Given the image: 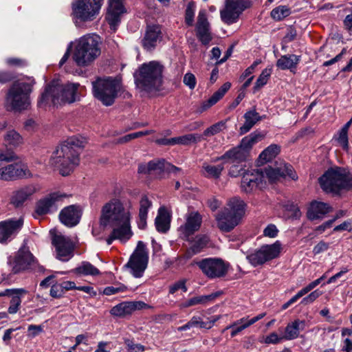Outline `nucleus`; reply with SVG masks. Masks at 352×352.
<instances>
[{"label":"nucleus","instance_id":"obj_58","mask_svg":"<svg viewBox=\"0 0 352 352\" xmlns=\"http://www.w3.org/2000/svg\"><path fill=\"white\" fill-rule=\"evenodd\" d=\"M338 141L344 149L346 150L349 148L348 132L345 129H342L339 132Z\"/></svg>","mask_w":352,"mask_h":352},{"label":"nucleus","instance_id":"obj_41","mask_svg":"<svg viewBox=\"0 0 352 352\" xmlns=\"http://www.w3.org/2000/svg\"><path fill=\"white\" fill-rule=\"evenodd\" d=\"M6 145L11 147H17L23 143V137L15 130H8L4 136Z\"/></svg>","mask_w":352,"mask_h":352},{"label":"nucleus","instance_id":"obj_36","mask_svg":"<svg viewBox=\"0 0 352 352\" xmlns=\"http://www.w3.org/2000/svg\"><path fill=\"white\" fill-rule=\"evenodd\" d=\"M208 241L209 239L206 235L197 236L192 245L186 250L185 253L186 258H190L199 253L207 245Z\"/></svg>","mask_w":352,"mask_h":352},{"label":"nucleus","instance_id":"obj_42","mask_svg":"<svg viewBox=\"0 0 352 352\" xmlns=\"http://www.w3.org/2000/svg\"><path fill=\"white\" fill-rule=\"evenodd\" d=\"M74 272L77 274L84 276H97L100 274V270L87 261H83Z\"/></svg>","mask_w":352,"mask_h":352},{"label":"nucleus","instance_id":"obj_1","mask_svg":"<svg viewBox=\"0 0 352 352\" xmlns=\"http://www.w3.org/2000/svg\"><path fill=\"white\" fill-rule=\"evenodd\" d=\"M100 221L103 226L109 225L113 228L111 234L107 239L108 245H111L116 239L126 242L133 235L129 209L124 207L118 199H111L102 207Z\"/></svg>","mask_w":352,"mask_h":352},{"label":"nucleus","instance_id":"obj_30","mask_svg":"<svg viewBox=\"0 0 352 352\" xmlns=\"http://www.w3.org/2000/svg\"><path fill=\"white\" fill-rule=\"evenodd\" d=\"M6 294L8 296L11 297L10 302V307H8V311L10 314H16L21 303V296L27 294V291L24 289H6Z\"/></svg>","mask_w":352,"mask_h":352},{"label":"nucleus","instance_id":"obj_40","mask_svg":"<svg viewBox=\"0 0 352 352\" xmlns=\"http://www.w3.org/2000/svg\"><path fill=\"white\" fill-rule=\"evenodd\" d=\"M218 296L217 294L210 295L199 296L191 298L180 305L182 308H186L196 305H204L209 301L213 300Z\"/></svg>","mask_w":352,"mask_h":352},{"label":"nucleus","instance_id":"obj_53","mask_svg":"<svg viewBox=\"0 0 352 352\" xmlns=\"http://www.w3.org/2000/svg\"><path fill=\"white\" fill-rule=\"evenodd\" d=\"M309 292L310 290L307 287V286L305 287L304 288L300 289L295 296H294L290 300H289L287 302L284 303L282 306V309H287L291 305L296 302L300 298L302 297Z\"/></svg>","mask_w":352,"mask_h":352},{"label":"nucleus","instance_id":"obj_13","mask_svg":"<svg viewBox=\"0 0 352 352\" xmlns=\"http://www.w3.org/2000/svg\"><path fill=\"white\" fill-rule=\"evenodd\" d=\"M265 186V175L262 169L247 170L243 173L241 190L246 194L254 193Z\"/></svg>","mask_w":352,"mask_h":352},{"label":"nucleus","instance_id":"obj_4","mask_svg":"<svg viewBox=\"0 0 352 352\" xmlns=\"http://www.w3.org/2000/svg\"><path fill=\"white\" fill-rule=\"evenodd\" d=\"M164 67L158 61L141 65L134 73L135 83L141 91L153 93L160 91L163 84Z\"/></svg>","mask_w":352,"mask_h":352},{"label":"nucleus","instance_id":"obj_51","mask_svg":"<svg viewBox=\"0 0 352 352\" xmlns=\"http://www.w3.org/2000/svg\"><path fill=\"white\" fill-rule=\"evenodd\" d=\"M166 168V161L163 159L152 160L148 162V169L150 172L157 171L162 172Z\"/></svg>","mask_w":352,"mask_h":352},{"label":"nucleus","instance_id":"obj_6","mask_svg":"<svg viewBox=\"0 0 352 352\" xmlns=\"http://www.w3.org/2000/svg\"><path fill=\"white\" fill-rule=\"evenodd\" d=\"M319 183L324 191L338 194L352 189V173L343 167H331L319 178Z\"/></svg>","mask_w":352,"mask_h":352},{"label":"nucleus","instance_id":"obj_46","mask_svg":"<svg viewBox=\"0 0 352 352\" xmlns=\"http://www.w3.org/2000/svg\"><path fill=\"white\" fill-rule=\"evenodd\" d=\"M226 129V121H219L207 128L203 133L205 137L213 136Z\"/></svg>","mask_w":352,"mask_h":352},{"label":"nucleus","instance_id":"obj_21","mask_svg":"<svg viewBox=\"0 0 352 352\" xmlns=\"http://www.w3.org/2000/svg\"><path fill=\"white\" fill-rule=\"evenodd\" d=\"M23 225V219H9L0 222V243H6L10 237L16 234Z\"/></svg>","mask_w":352,"mask_h":352},{"label":"nucleus","instance_id":"obj_44","mask_svg":"<svg viewBox=\"0 0 352 352\" xmlns=\"http://www.w3.org/2000/svg\"><path fill=\"white\" fill-rule=\"evenodd\" d=\"M277 169L280 177L285 178L288 177L293 180L298 179V175L291 164L281 162L279 166H277Z\"/></svg>","mask_w":352,"mask_h":352},{"label":"nucleus","instance_id":"obj_14","mask_svg":"<svg viewBox=\"0 0 352 352\" xmlns=\"http://www.w3.org/2000/svg\"><path fill=\"white\" fill-rule=\"evenodd\" d=\"M100 9V5H96L91 0H76L72 4V14L76 20L91 21L96 19Z\"/></svg>","mask_w":352,"mask_h":352},{"label":"nucleus","instance_id":"obj_5","mask_svg":"<svg viewBox=\"0 0 352 352\" xmlns=\"http://www.w3.org/2000/svg\"><path fill=\"white\" fill-rule=\"evenodd\" d=\"M101 38L95 34H87L77 41L73 55L75 63L80 67L87 66L101 54Z\"/></svg>","mask_w":352,"mask_h":352},{"label":"nucleus","instance_id":"obj_55","mask_svg":"<svg viewBox=\"0 0 352 352\" xmlns=\"http://www.w3.org/2000/svg\"><path fill=\"white\" fill-rule=\"evenodd\" d=\"M126 289V287L120 285H113V286H109L104 288L103 293L105 295L110 296L115 294H117L120 292H124Z\"/></svg>","mask_w":352,"mask_h":352},{"label":"nucleus","instance_id":"obj_49","mask_svg":"<svg viewBox=\"0 0 352 352\" xmlns=\"http://www.w3.org/2000/svg\"><path fill=\"white\" fill-rule=\"evenodd\" d=\"M245 320H246V318H243L234 322L233 324H230V326L227 327L225 329V330L228 329H232L230 335L232 337H234L239 333H240L245 329L248 328V326L245 322Z\"/></svg>","mask_w":352,"mask_h":352},{"label":"nucleus","instance_id":"obj_22","mask_svg":"<svg viewBox=\"0 0 352 352\" xmlns=\"http://www.w3.org/2000/svg\"><path fill=\"white\" fill-rule=\"evenodd\" d=\"M197 36L203 45L208 44L212 40L210 32V24L205 10L199 12L196 25Z\"/></svg>","mask_w":352,"mask_h":352},{"label":"nucleus","instance_id":"obj_12","mask_svg":"<svg viewBox=\"0 0 352 352\" xmlns=\"http://www.w3.org/2000/svg\"><path fill=\"white\" fill-rule=\"evenodd\" d=\"M202 273L210 279L224 277L228 271L229 264L219 258H206L196 262Z\"/></svg>","mask_w":352,"mask_h":352},{"label":"nucleus","instance_id":"obj_52","mask_svg":"<svg viewBox=\"0 0 352 352\" xmlns=\"http://www.w3.org/2000/svg\"><path fill=\"white\" fill-rule=\"evenodd\" d=\"M265 175V180L268 179L270 182H275L280 176L279 175L277 167L276 168H265L264 170H263Z\"/></svg>","mask_w":352,"mask_h":352},{"label":"nucleus","instance_id":"obj_25","mask_svg":"<svg viewBox=\"0 0 352 352\" xmlns=\"http://www.w3.org/2000/svg\"><path fill=\"white\" fill-rule=\"evenodd\" d=\"M201 140V135L195 133L186 134L182 136L172 138H161L156 140V142L160 145H189L192 143H197Z\"/></svg>","mask_w":352,"mask_h":352},{"label":"nucleus","instance_id":"obj_43","mask_svg":"<svg viewBox=\"0 0 352 352\" xmlns=\"http://www.w3.org/2000/svg\"><path fill=\"white\" fill-rule=\"evenodd\" d=\"M280 152V147L276 144H271L259 155L261 163H265L274 158Z\"/></svg>","mask_w":352,"mask_h":352},{"label":"nucleus","instance_id":"obj_63","mask_svg":"<svg viewBox=\"0 0 352 352\" xmlns=\"http://www.w3.org/2000/svg\"><path fill=\"white\" fill-rule=\"evenodd\" d=\"M278 232V230L276 228V226L274 224H270L268 225L263 230V234L265 236L274 238L276 236Z\"/></svg>","mask_w":352,"mask_h":352},{"label":"nucleus","instance_id":"obj_17","mask_svg":"<svg viewBox=\"0 0 352 352\" xmlns=\"http://www.w3.org/2000/svg\"><path fill=\"white\" fill-rule=\"evenodd\" d=\"M67 197H68L67 194L60 192H54L49 194L37 202L36 212L38 215H43L53 210H56L57 204Z\"/></svg>","mask_w":352,"mask_h":352},{"label":"nucleus","instance_id":"obj_27","mask_svg":"<svg viewBox=\"0 0 352 352\" xmlns=\"http://www.w3.org/2000/svg\"><path fill=\"white\" fill-rule=\"evenodd\" d=\"M332 210V208L327 203L312 201L308 208L307 217L309 220L322 219L325 214Z\"/></svg>","mask_w":352,"mask_h":352},{"label":"nucleus","instance_id":"obj_50","mask_svg":"<svg viewBox=\"0 0 352 352\" xmlns=\"http://www.w3.org/2000/svg\"><path fill=\"white\" fill-rule=\"evenodd\" d=\"M153 132H154V131H153V130H146L144 131H138V132L127 134V135L120 138L119 139L118 142L120 143L127 142L133 139H135V138L142 137L144 135L152 134Z\"/></svg>","mask_w":352,"mask_h":352},{"label":"nucleus","instance_id":"obj_38","mask_svg":"<svg viewBox=\"0 0 352 352\" xmlns=\"http://www.w3.org/2000/svg\"><path fill=\"white\" fill-rule=\"evenodd\" d=\"M231 87V83L229 82H225L217 91H215L212 96L203 102L202 109L206 110L215 104L221 98L223 97L225 94Z\"/></svg>","mask_w":352,"mask_h":352},{"label":"nucleus","instance_id":"obj_9","mask_svg":"<svg viewBox=\"0 0 352 352\" xmlns=\"http://www.w3.org/2000/svg\"><path fill=\"white\" fill-rule=\"evenodd\" d=\"M35 82L34 79H29V82H14L8 91L7 101L12 109L21 111L25 109L30 104V94Z\"/></svg>","mask_w":352,"mask_h":352},{"label":"nucleus","instance_id":"obj_45","mask_svg":"<svg viewBox=\"0 0 352 352\" xmlns=\"http://www.w3.org/2000/svg\"><path fill=\"white\" fill-rule=\"evenodd\" d=\"M199 327L200 328H206L207 323L204 322L199 316H193L191 319L184 325L181 326L178 328V331H186L192 327Z\"/></svg>","mask_w":352,"mask_h":352},{"label":"nucleus","instance_id":"obj_3","mask_svg":"<svg viewBox=\"0 0 352 352\" xmlns=\"http://www.w3.org/2000/svg\"><path fill=\"white\" fill-rule=\"evenodd\" d=\"M79 86V83H67L63 85L58 79H54L46 85L38 100V106L45 107L47 105L55 106L63 102L72 103L77 99Z\"/></svg>","mask_w":352,"mask_h":352},{"label":"nucleus","instance_id":"obj_26","mask_svg":"<svg viewBox=\"0 0 352 352\" xmlns=\"http://www.w3.org/2000/svg\"><path fill=\"white\" fill-rule=\"evenodd\" d=\"M162 38L161 28L159 25L148 26L144 37L142 41L143 47L147 50L154 48Z\"/></svg>","mask_w":352,"mask_h":352},{"label":"nucleus","instance_id":"obj_56","mask_svg":"<svg viewBox=\"0 0 352 352\" xmlns=\"http://www.w3.org/2000/svg\"><path fill=\"white\" fill-rule=\"evenodd\" d=\"M284 207L287 211L292 212L291 217L293 218L298 219L301 216L299 208L294 203H288Z\"/></svg>","mask_w":352,"mask_h":352},{"label":"nucleus","instance_id":"obj_10","mask_svg":"<svg viewBox=\"0 0 352 352\" xmlns=\"http://www.w3.org/2000/svg\"><path fill=\"white\" fill-rule=\"evenodd\" d=\"M148 261V256L146 245L140 241L124 267L130 269V272L134 277L140 278L147 267Z\"/></svg>","mask_w":352,"mask_h":352},{"label":"nucleus","instance_id":"obj_28","mask_svg":"<svg viewBox=\"0 0 352 352\" xmlns=\"http://www.w3.org/2000/svg\"><path fill=\"white\" fill-rule=\"evenodd\" d=\"M26 172L29 173L28 170L19 168L17 165L10 164L0 168V179L9 181L16 177H27Z\"/></svg>","mask_w":352,"mask_h":352},{"label":"nucleus","instance_id":"obj_33","mask_svg":"<svg viewBox=\"0 0 352 352\" xmlns=\"http://www.w3.org/2000/svg\"><path fill=\"white\" fill-rule=\"evenodd\" d=\"M152 202L148 199L147 196L144 195L140 201L139 220L138 226L140 229H144L146 227V219L148 210L151 207Z\"/></svg>","mask_w":352,"mask_h":352},{"label":"nucleus","instance_id":"obj_62","mask_svg":"<svg viewBox=\"0 0 352 352\" xmlns=\"http://www.w3.org/2000/svg\"><path fill=\"white\" fill-rule=\"evenodd\" d=\"M184 83L190 89H194L196 85V78L195 75L191 73L186 74L184 77Z\"/></svg>","mask_w":352,"mask_h":352},{"label":"nucleus","instance_id":"obj_57","mask_svg":"<svg viewBox=\"0 0 352 352\" xmlns=\"http://www.w3.org/2000/svg\"><path fill=\"white\" fill-rule=\"evenodd\" d=\"M50 296L54 298H59L65 294L63 287L60 284H54L50 289Z\"/></svg>","mask_w":352,"mask_h":352},{"label":"nucleus","instance_id":"obj_16","mask_svg":"<svg viewBox=\"0 0 352 352\" xmlns=\"http://www.w3.org/2000/svg\"><path fill=\"white\" fill-rule=\"evenodd\" d=\"M52 244L56 248V258L61 261H68L74 256V245L71 239L62 234L52 237Z\"/></svg>","mask_w":352,"mask_h":352},{"label":"nucleus","instance_id":"obj_29","mask_svg":"<svg viewBox=\"0 0 352 352\" xmlns=\"http://www.w3.org/2000/svg\"><path fill=\"white\" fill-rule=\"evenodd\" d=\"M248 156L247 151L237 146L228 151L223 155L217 158V160H228L231 163L240 164L245 162Z\"/></svg>","mask_w":352,"mask_h":352},{"label":"nucleus","instance_id":"obj_15","mask_svg":"<svg viewBox=\"0 0 352 352\" xmlns=\"http://www.w3.org/2000/svg\"><path fill=\"white\" fill-rule=\"evenodd\" d=\"M250 5L248 0H226L225 8L220 12L221 20L228 25L236 22L239 15Z\"/></svg>","mask_w":352,"mask_h":352},{"label":"nucleus","instance_id":"obj_11","mask_svg":"<svg viewBox=\"0 0 352 352\" xmlns=\"http://www.w3.org/2000/svg\"><path fill=\"white\" fill-rule=\"evenodd\" d=\"M280 250L281 243L276 241L273 244L262 245L259 249L249 254L246 258L252 266L257 267L277 258Z\"/></svg>","mask_w":352,"mask_h":352},{"label":"nucleus","instance_id":"obj_20","mask_svg":"<svg viewBox=\"0 0 352 352\" xmlns=\"http://www.w3.org/2000/svg\"><path fill=\"white\" fill-rule=\"evenodd\" d=\"M82 216V210L80 206L71 205L64 208L59 214V219L62 223L72 228L80 222Z\"/></svg>","mask_w":352,"mask_h":352},{"label":"nucleus","instance_id":"obj_32","mask_svg":"<svg viewBox=\"0 0 352 352\" xmlns=\"http://www.w3.org/2000/svg\"><path fill=\"white\" fill-rule=\"evenodd\" d=\"M306 322L298 319L289 323L285 328V334L283 336V338L287 340L297 338L299 335V331L304 330Z\"/></svg>","mask_w":352,"mask_h":352},{"label":"nucleus","instance_id":"obj_54","mask_svg":"<svg viewBox=\"0 0 352 352\" xmlns=\"http://www.w3.org/2000/svg\"><path fill=\"white\" fill-rule=\"evenodd\" d=\"M179 289H182L184 292L187 291V287L186 285V280L182 279L177 282H175L174 284L169 286V294H173Z\"/></svg>","mask_w":352,"mask_h":352},{"label":"nucleus","instance_id":"obj_59","mask_svg":"<svg viewBox=\"0 0 352 352\" xmlns=\"http://www.w3.org/2000/svg\"><path fill=\"white\" fill-rule=\"evenodd\" d=\"M246 171L239 164H235V163L230 168L228 174L231 177H236L239 175H242L243 173Z\"/></svg>","mask_w":352,"mask_h":352},{"label":"nucleus","instance_id":"obj_24","mask_svg":"<svg viewBox=\"0 0 352 352\" xmlns=\"http://www.w3.org/2000/svg\"><path fill=\"white\" fill-rule=\"evenodd\" d=\"M124 12L122 0H109L107 19L111 27L114 28L120 21V15Z\"/></svg>","mask_w":352,"mask_h":352},{"label":"nucleus","instance_id":"obj_60","mask_svg":"<svg viewBox=\"0 0 352 352\" xmlns=\"http://www.w3.org/2000/svg\"><path fill=\"white\" fill-rule=\"evenodd\" d=\"M194 9L190 4H188L186 9L185 21L189 26H192L194 21Z\"/></svg>","mask_w":352,"mask_h":352},{"label":"nucleus","instance_id":"obj_18","mask_svg":"<svg viewBox=\"0 0 352 352\" xmlns=\"http://www.w3.org/2000/svg\"><path fill=\"white\" fill-rule=\"evenodd\" d=\"M33 261L32 253L27 248L23 247L19 250L13 262L9 261V263L12 265V272L17 274L28 269Z\"/></svg>","mask_w":352,"mask_h":352},{"label":"nucleus","instance_id":"obj_31","mask_svg":"<svg viewBox=\"0 0 352 352\" xmlns=\"http://www.w3.org/2000/svg\"><path fill=\"white\" fill-rule=\"evenodd\" d=\"M300 60V56L295 54L283 55L276 61V67L282 70L289 69L294 72Z\"/></svg>","mask_w":352,"mask_h":352},{"label":"nucleus","instance_id":"obj_34","mask_svg":"<svg viewBox=\"0 0 352 352\" xmlns=\"http://www.w3.org/2000/svg\"><path fill=\"white\" fill-rule=\"evenodd\" d=\"M155 227L158 232L165 233L170 228V217L164 207H160L155 219Z\"/></svg>","mask_w":352,"mask_h":352},{"label":"nucleus","instance_id":"obj_61","mask_svg":"<svg viewBox=\"0 0 352 352\" xmlns=\"http://www.w3.org/2000/svg\"><path fill=\"white\" fill-rule=\"evenodd\" d=\"M320 295L321 293L320 292H318V290H315L311 294H309L307 296L302 298L301 304L305 305L310 304L313 302L314 300H316Z\"/></svg>","mask_w":352,"mask_h":352},{"label":"nucleus","instance_id":"obj_39","mask_svg":"<svg viewBox=\"0 0 352 352\" xmlns=\"http://www.w3.org/2000/svg\"><path fill=\"white\" fill-rule=\"evenodd\" d=\"M223 169L224 166L223 164L213 165L204 163L201 167V174L206 178L217 179L221 177Z\"/></svg>","mask_w":352,"mask_h":352},{"label":"nucleus","instance_id":"obj_7","mask_svg":"<svg viewBox=\"0 0 352 352\" xmlns=\"http://www.w3.org/2000/svg\"><path fill=\"white\" fill-rule=\"evenodd\" d=\"M91 85L94 97L106 107L114 104L122 89V82L118 77H97Z\"/></svg>","mask_w":352,"mask_h":352},{"label":"nucleus","instance_id":"obj_64","mask_svg":"<svg viewBox=\"0 0 352 352\" xmlns=\"http://www.w3.org/2000/svg\"><path fill=\"white\" fill-rule=\"evenodd\" d=\"M16 159V155L12 152H5L0 148V162H12Z\"/></svg>","mask_w":352,"mask_h":352},{"label":"nucleus","instance_id":"obj_2","mask_svg":"<svg viewBox=\"0 0 352 352\" xmlns=\"http://www.w3.org/2000/svg\"><path fill=\"white\" fill-rule=\"evenodd\" d=\"M86 139L72 136L60 144L53 153L50 164L60 168L63 176L70 174L74 168L79 164V150L85 147Z\"/></svg>","mask_w":352,"mask_h":352},{"label":"nucleus","instance_id":"obj_35","mask_svg":"<svg viewBox=\"0 0 352 352\" xmlns=\"http://www.w3.org/2000/svg\"><path fill=\"white\" fill-rule=\"evenodd\" d=\"M201 218L198 213H191L186 219L185 225L182 227L186 236L193 234L201 226Z\"/></svg>","mask_w":352,"mask_h":352},{"label":"nucleus","instance_id":"obj_19","mask_svg":"<svg viewBox=\"0 0 352 352\" xmlns=\"http://www.w3.org/2000/svg\"><path fill=\"white\" fill-rule=\"evenodd\" d=\"M36 191L37 188L34 184L22 186L12 192L10 204L15 208H21Z\"/></svg>","mask_w":352,"mask_h":352},{"label":"nucleus","instance_id":"obj_47","mask_svg":"<svg viewBox=\"0 0 352 352\" xmlns=\"http://www.w3.org/2000/svg\"><path fill=\"white\" fill-rule=\"evenodd\" d=\"M290 10L285 6H279L271 11V16L276 21H281L290 14Z\"/></svg>","mask_w":352,"mask_h":352},{"label":"nucleus","instance_id":"obj_48","mask_svg":"<svg viewBox=\"0 0 352 352\" xmlns=\"http://www.w3.org/2000/svg\"><path fill=\"white\" fill-rule=\"evenodd\" d=\"M271 75V69H265L262 71L258 78H257L255 85L253 88V92L256 93L262 87L265 85L268 81V79Z\"/></svg>","mask_w":352,"mask_h":352},{"label":"nucleus","instance_id":"obj_37","mask_svg":"<svg viewBox=\"0 0 352 352\" xmlns=\"http://www.w3.org/2000/svg\"><path fill=\"white\" fill-rule=\"evenodd\" d=\"M245 122L240 127V134L248 133L254 125L262 119V117L255 110L247 111L244 114Z\"/></svg>","mask_w":352,"mask_h":352},{"label":"nucleus","instance_id":"obj_8","mask_svg":"<svg viewBox=\"0 0 352 352\" xmlns=\"http://www.w3.org/2000/svg\"><path fill=\"white\" fill-rule=\"evenodd\" d=\"M245 203L238 197L230 199L228 207L219 212L216 216L217 228L223 232L232 230L239 223L245 213Z\"/></svg>","mask_w":352,"mask_h":352},{"label":"nucleus","instance_id":"obj_23","mask_svg":"<svg viewBox=\"0 0 352 352\" xmlns=\"http://www.w3.org/2000/svg\"><path fill=\"white\" fill-rule=\"evenodd\" d=\"M147 305L142 301L123 302L114 306L110 311L113 316L124 317L131 315L136 310L146 308Z\"/></svg>","mask_w":352,"mask_h":352}]
</instances>
